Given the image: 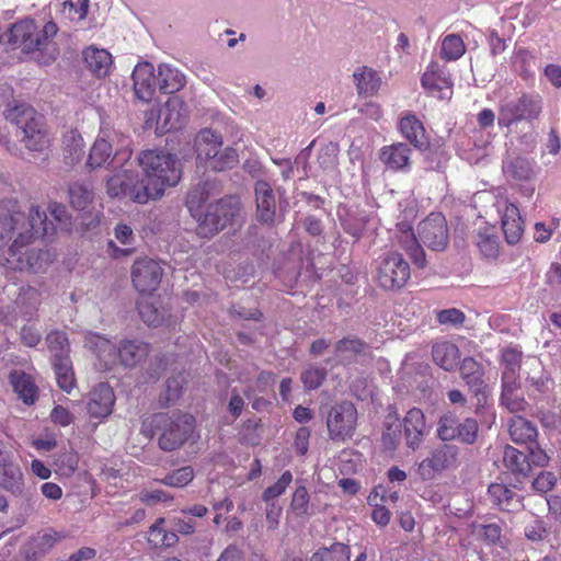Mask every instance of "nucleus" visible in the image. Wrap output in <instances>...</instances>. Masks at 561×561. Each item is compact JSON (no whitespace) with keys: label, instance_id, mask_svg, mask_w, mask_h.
<instances>
[{"label":"nucleus","instance_id":"2","mask_svg":"<svg viewBox=\"0 0 561 561\" xmlns=\"http://www.w3.org/2000/svg\"><path fill=\"white\" fill-rule=\"evenodd\" d=\"M16 201L9 199L0 203V247L13 239L9 249V261L15 262L21 271L36 272L38 255L30 250L22 251L39 234L48 232L47 217L38 206H30L27 218Z\"/></svg>","mask_w":561,"mask_h":561},{"label":"nucleus","instance_id":"35","mask_svg":"<svg viewBox=\"0 0 561 561\" xmlns=\"http://www.w3.org/2000/svg\"><path fill=\"white\" fill-rule=\"evenodd\" d=\"M488 493L492 502L503 511H514L522 505L519 497L502 483H492Z\"/></svg>","mask_w":561,"mask_h":561},{"label":"nucleus","instance_id":"50","mask_svg":"<svg viewBox=\"0 0 561 561\" xmlns=\"http://www.w3.org/2000/svg\"><path fill=\"white\" fill-rule=\"evenodd\" d=\"M516 383H502V404L512 413L523 411L526 407L525 400L516 392Z\"/></svg>","mask_w":561,"mask_h":561},{"label":"nucleus","instance_id":"17","mask_svg":"<svg viewBox=\"0 0 561 561\" xmlns=\"http://www.w3.org/2000/svg\"><path fill=\"white\" fill-rule=\"evenodd\" d=\"M422 87L439 100H449L453 95V81L446 67L431 62L422 77Z\"/></svg>","mask_w":561,"mask_h":561},{"label":"nucleus","instance_id":"26","mask_svg":"<svg viewBox=\"0 0 561 561\" xmlns=\"http://www.w3.org/2000/svg\"><path fill=\"white\" fill-rule=\"evenodd\" d=\"M255 201L259 219L263 222H272L275 217L276 199L267 182L259 181L255 184Z\"/></svg>","mask_w":561,"mask_h":561},{"label":"nucleus","instance_id":"19","mask_svg":"<svg viewBox=\"0 0 561 561\" xmlns=\"http://www.w3.org/2000/svg\"><path fill=\"white\" fill-rule=\"evenodd\" d=\"M84 346L95 355L100 369H111L119 362V346L100 334H87Z\"/></svg>","mask_w":561,"mask_h":561},{"label":"nucleus","instance_id":"11","mask_svg":"<svg viewBox=\"0 0 561 561\" xmlns=\"http://www.w3.org/2000/svg\"><path fill=\"white\" fill-rule=\"evenodd\" d=\"M357 411L353 403L342 402L334 405L327 419L330 438L345 440L352 437L356 428Z\"/></svg>","mask_w":561,"mask_h":561},{"label":"nucleus","instance_id":"60","mask_svg":"<svg viewBox=\"0 0 561 561\" xmlns=\"http://www.w3.org/2000/svg\"><path fill=\"white\" fill-rule=\"evenodd\" d=\"M533 60V55L524 48L516 49L512 57V64L515 67V69L519 73L525 76H528L530 73Z\"/></svg>","mask_w":561,"mask_h":561},{"label":"nucleus","instance_id":"27","mask_svg":"<svg viewBox=\"0 0 561 561\" xmlns=\"http://www.w3.org/2000/svg\"><path fill=\"white\" fill-rule=\"evenodd\" d=\"M370 353V347L356 337L343 339L335 346L336 358L342 363L365 360Z\"/></svg>","mask_w":561,"mask_h":561},{"label":"nucleus","instance_id":"16","mask_svg":"<svg viewBox=\"0 0 561 561\" xmlns=\"http://www.w3.org/2000/svg\"><path fill=\"white\" fill-rule=\"evenodd\" d=\"M162 277V268L151 259L137 260L133 265L131 278L134 286L141 294L156 290Z\"/></svg>","mask_w":561,"mask_h":561},{"label":"nucleus","instance_id":"5","mask_svg":"<svg viewBox=\"0 0 561 561\" xmlns=\"http://www.w3.org/2000/svg\"><path fill=\"white\" fill-rule=\"evenodd\" d=\"M385 432L382 434L383 446L393 450L398 446L401 438V427L404 430L405 444L412 450L420 447L426 434L425 416L422 410L413 408L409 410L401 424L396 415H388L385 423Z\"/></svg>","mask_w":561,"mask_h":561},{"label":"nucleus","instance_id":"56","mask_svg":"<svg viewBox=\"0 0 561 561\" xmlns=\"http://www.w3.org/2000/svg\"><path fill=\"white\" fill-rule=\"evenodd\" d=\"M293 481V474L290 471H285L279 479L271 486H268L263 493V500L271 502L274 499L280 496Z\"/></svg>","mask_w":561,"mask_h":561},{"label":"nucleus","instance_id":"12","mask_svg":"<svg viewBox=\"0 0 561 561\" xmlns=\"http://www.w3.org/2000/svg\"><path fill=\"white\" fill-rule=\"evenodd\" d=\"M458 466V448L443 445L435 448L428 457L417 466V473L422 480H433L437 474Z\"/></svg>","mask_w":561,"mask_h":561},{"label":"nucleus","instance_id":"40","mask_svg":"<svg viewBox=\"0 0 561 561\" xmlns=\"http://www.w3.org/2000/svg\"><path fill=\"white\" fill-rule=\"evenodd\" d=\"M507 178L516 181H528L535 176L533 163L524 158H515L503 164Z\"/></svg>","mask_w":561,"mask_h":561},{"label":"nucleus","instance_id":"6","mask_svg":"<svg viewBox=\"0 0 561 561\" xmlns=\"http://www.w3.org/2000/svg\"><path fill=\"white\" fill-rule=\"evenodd\" d=\"M57 31L54 22H48L43 28H38L32 19H24L11 26L9 42L25 53L48 51Z\"/></svg>","mask_w":561,"mask_h":561},{"label":"nucleus","instance_id":"62","mask_svg":"<svg viewBox=\"0 0 561 561\" xmlns=\"http://www.w3.org/2000/svg\"><path fill=\"white\" fill-rule=\"evenodd\" d=\"M56 465L62 474H71L77 469L78 458L72 451H65L56 459Z\"/></svg>","mask_w":561,"mask_h":561},{"label":"nucleus","instance_id":"31","mask_svg":"<svg viewBox=\"0 0 561 561\" xmlns=\"http://www.w3.org/2000/svg\"><path fill=\"white\" fill-rule=\"evenodd\" d=\"M158 82L161 92L174 93L185 85L186 79L178 68L169 64H161L158 67Z\"/></svg>","mask_w":561,"mask_h":561},{"label":"nucleus","instance_id":"34","mask_svg":"<svg viewBox=\"0 0 561 561\" xmlns=\"http://www.w3.org/2000/svg\"><path fill=\"white\" fill-rule=\"evenodd\" d=\"M432 355L434 362L445 370H453L459 364V350L450 342H439L433 346Z\"/></svg>","mask_w":561,"mask_h":561},{"label":"nucleus","instance_id":"42","mask_svg":"<svg viewBox=\"0 0 561 561\" xmlns=\"http://www.w3.org/2000/svg\"><path fill=\"white\" fill-rule=\"evenodd\" d=\"M503 461L506 468L514 473L525 476L530 471V463L527 456L512 446L504 448Z\"/></svg>","mask_w":561,"mask_h":561},{"label":"nucleus","instance_id":"14","mask_svg":"<svg viewBox=\"0 0 561 561\" xmlns=\"http://www.w3.org/2000/svg\"><path fill=\"white\" fill-rule=\"evenodd\" d=\"M421 241L432 250H444L448 241L446 219L442 214L433 213L419 224Z\"/></svg>","mask_w":561,"mask_h":561},{"label":"nucleus","instance_id":"55","mask_svg":"<svg viewBox=\"0 0 561 561\" xmlns=\"http://www.w3.org/2000/svg\"><path fill=\"white\" fill-rule=\"evenodd\" d=\"M70 203L77 209H85L92 201V193L82 184H75L69 190Z\"/></svg>","mask_w":561,"mask_h":561},{"label":"nucleus","instance_id":"23","mask_svg":"<svg viewBox=\"0 0 561 561\" xmlns=\"http://www.w3.org/2000/svg\"><path fill=\"white\" fill-rule=\"evenodd\" d=\"M114 402L115 396L112 388L101 382L89 394L88 413L91 417L104 419L112 413Z\"/></svg>","mask_w":561,"mask_h":561},{"label":"nucleus","instance_id":"38","mask_svg":"<svg viewBox=\"0 0 561 561\" xmlns=\"http://www.w3.org/2000/svg\"><path fill=\"white\" fill-rule=\"evenodd\" d=\"M138 310L141 319L150 327L171 325L165 318V310L160 311L152 298L142 297L138 302Z\"/></svg>","mask_w":561,"mask_h":561},{"label":"nucleus","instance_id":"63","mask_svg":"<svg viewBox=\"0 0 561 561\" xmlns=\"http://www.w3.org/2000/svg\"><path fill=\"white\" fill-rule=\"evenodd\" d=\"M50 420L59 426H68L75 421V415L65 407L56 405L50 412Z\"/></svg>","mask_w":561,"mask_h":561},{"label":"nucleus","instance_id":"46","mask_svg":"<svg viewBox=\"0 0 561 561\" xmlns=\"http://www.w3.org/2000/svg\"><path fill=\"white\" fill-rule=\"evenodd\" d=\"M466 51L462 38L456 34L446 35L442 39L440 56L447 61L459 59Z\"/></svg>","mask_w":561,"mask_h":561},{"label":"nucleus","instance_id":"33","mask_svg":"<svg viewBox=\"0 0 561 561\" xmlns=\"http://www.w3.org/2000/svg\"><path fill=\"white\" fill-rule=\"evenodd\" d=\"M61 147L67 163L75 164L83 158L85 144L77 129H70L64 134Z\"/></svg>","mask_w":561,"mask_h":561},{"label":"nucleus","instance_id":"13","mask_svg":"<svg viewBox=\"0 0 561 561\" xmlns=\"http://www.w3.org/2000/svg\"><path fill=\"white\" fill-rule=\"evenodd\" d=\"M478 423L473 419L459 422L451 413L444 414L437 424V436L444 442L458 440L463 444H473L477 439Z\"/></svg>","mask_w":561,"mask_h":561},{"label":"nucleus","instance_id":"64","mask_svg":"<svg viewBox=\"0 0 561 561\" xmlns=\"http://www.w3.org/2000/svg\"><path fill=\"white\" fill-rule=\"evenodd\" d=\"M478 535L490 543L504 546V542L501 540V528L496 524L480 526L478 529Z\"/></svg>","mask_w":561,"mask_h":561},{"label":"nucleus","instance_id":"9","mask_svg":"<svg viewBox=\"0 0 561 561\" xmlns=\"http://www.w3.org/2000/svg\"><path fill=\"white\" fill-rule=\"evenodd\" d=\"M119 149H129L125 139L116 131H101L90 149L87 165L91 170L110 165L113 169L111 174L113 175L124 164V160L115 161L114 159Z\"/></svg>","mask_w":561,"mask_h":561},{"label":"nucleus","instance_id":"36","mask_svg":"<svg viewBox=\"0 0 561 561\" xmlns=\"http://www.w3.org/2000/svg\"><path fill=\"white\" fill-rule=\"evenodd\" d=\"M522 352L517 347L502 351V383H516L519 375Z\"/></svg>","mask_w":561,"mask_h":561},{"label":"nucleus","instance_id":"48","mask_svg":"<svg viewBox=\"0 0 561 561\" xmlns=\"http://www.w3.org/2000/svg\"><path fill=\"white\" fill-rule=\"evenodd\" d=\"M477 247L485 257L493 259L497 255L499 241L493 228L485 227L478 231Z\"/></svg>","mask_w":561,"mask_h":561},{"label":"nucleus","instance_id":"57","mask_svg":"<svg viewBox=\"0 0 561 561\" xmlns=\"http://www.w3.org/2000/svg\"><path fill=\"white\" fill-rule=\"evenodd\" d=\"M88 12V0H68L62 4V13L70 20L81 21Z\"/></svg>","mask_w":561,"mask_h":561},{"label":"nucleus","instance_id":"3","mask_svg":"<svg viewBox=\"0 0 561 561\" xmlns=\"http://www.w3.org/2000/svg\"><path fill=\"white\" fill-rule=\"evenodd\" d=\"M208 186V183H204L194 187L186 197V206L198 221L197 233L204 238H210L226 228L239 214V203L232 197L210 203L203 214V206L209 198Z\"/></svg>","mask_w":561,"mask_h":561},{"label":"nucleus","instance_id":"15","mask_svg":"<svg viewBox=\"0 0 561 561\" xmlns=\"http://www.w3.org/2000/svg\"><path fill=\"white\" fill-rule=\"evenodd\" d=\"M415 216V208L412 205L409 210L405 211L404 218L397 225L398 233L396 237L398 245L403 249L412 260L413 264L420 268L426 265L425 253L422 247L419 244L417 239L409 224L405 222L409 218Z\"/></svg>","mask_w":561,"mask_h":561},{"label":"nucleus","instance_id":"22","mask_svg":"<svg viewBox=\"0 0 561 561\" xmlns=\"http://www.w3.org/2000/svg\"><path fill=\"white\" fill-rule=\"evenodd\" d=\"M0 488L13 495H21L24 491L22 470L8 451L0 456Z\"/></svg>","mask_w":561,"mask_h":561},{"label":"nucleus","instance_id":"20","mask_svg":"<svg viewBox=\"0 0 561 561\" xmlns=\"http://www.w3.org/2000/svg\"><path fill=\"white\" fill-rule=\"evenodd\" d=\"M131 77L136 98L146 103L150 102L159 87L153 65L147 61L137 64Z\"/></svg>","mask_w":561,"mask_h":561},{"label":"nucleus","instance_id":"1","mask_svg":"<svg viewBox=\"0 0 561 561\" xmlns=\"http://www.w3.org/2000/svg\"><path fill=\"white\" fill-rule=\"evenodd\" d=\"M131 153L130 149H119L114 157L115 161L124 160V164L106 179V194L111 198H127L145 205L160 199L167 188L179 184L182 167L175 154L163 149L141 151L137 160L145 178L140 179L138 172L131 169Z\"/></svg>","mask_w":561,"mask_h":561},{"label":"nucleus","instance_id":"58","mask_svg":"<svg viewBox=\"0 0 561 561\" xmlns=\"http://www.w3.org/2000/svg\"><path fill=\"white\" fill-rule=\"evenodd\" d=\"M558 482V477L552 471H541L539 474L533 480L531 486L534 491L538 493H547L551 491Z\"/></svg>","mask_w":561,"mask_h":561},{"label":"nucleus","instance_id":"21","mask_svg":"<svg viewBox=\"0 0 561 561\" xmlns=\"http://www.w3.org/2000/svg\"><path fill=\"white\" fill-rule=\"evenodd\" d=\"M496 207L501 215L502 229L506 241L510 244L518 242L524 231L518 208L504 198L497 199Z\"/></svg>","mask_w":561,"mask_h":561},{"label":"nucleus","instance_id":"39","mask_svg":"<svg viewBox=\"0 0 561 561\" xmlns=\"http://www.w3.org/2000/svg\"><path fill=\"white\" fill-rule=\"evenodd\" d=\"M385 488L382 485H377L368 495V504L374 506V511L371 513L373 520L379 526H386L390 522V512L382 505L386 500Z\"/></svg>","mask_w":561,"mask_h":561},{"label":"nucleus","instance_id":"29","mask_svg":"<svg viewBox=\"0 0 561 561\" xmlns=\"http://www.w3.org/2000/svg\"><path fill=\"white\" fill-rule=\"evenodd\" d=\"M411 149L408 145L398 142L380 149L379 158L387 168L404 170L410 163Z\"/></svg>","mask_w":561,"mask_h":561},{"label":"nucleus","instance_id":"47","mask_svg":"<svg viewBox=\"0 0 561 561\" xmlns=\"http://www.w3.org/2000/svg\"><path fill=\"white\" fill-rule=\"evenodd\" d=\"M46 342L53 356V363L61 358H69V342L65 332H50L46 337Z\"/></svg>","mask_w":561,"mask_h":561},{"label":"nucleus","instance_id":"37","mask_svg":"<svg viewBox=\"0 0 561 561\" xmlns=\"http://www.w3.org/2000/svg\"><path fill=\"white\" fill-rule=\"evenodd\" d=\"M148 344L140 341H124L119 344V363L126 367L137 365L148 354Z\"/></svg>","mask_w":561,"mask_h":561},{"label":"nucleus","instance_id":"41","mask_svg":"<svg viewBox=\"0 0 561 561\" xmlns=\"http://www.w3.org/2000/svg\"><path fill=\"white\" fill-rule=\"evenodd\" d=\"M510 435L516 443H531L537 436V430L529 421L515 416L510 422Z\"/></svg>","mask_w":561,"mask_h":561},{"label":"nucleus","instance_id":"43","mask_svg":"<svg viewBox=\"0 0 561 561\" xmlns=\"http://www.w3.org/2000/svg\"><path fill=\"white\" fill-rule=\"evenodd\" d=\"M460 373L467 385L479 394L483 383V371L480 364L473 358H465L460 366Z\"/></svg>","mask_w":561,"mask_h":561},{"label":"nucleus","instance_id":"44","mask_svg":"<svg viewBox=\"0 0 561 561\" xmlns=\"http://www.w3.org/2000/svg\"><path fill=\"white\" fill-rule=\"evenodd\" d=\"M237 162V151L231 147H221L216 151L214 158H209L205 165L214 171H224L233 168Z\"/></svg>","mask_w":561,"mask_h":561},{"label":"nucleus","instance_id":"52","mask_svg":"<svg viewBox=\"0 0 561 561\" xmlns=\"http://www.w3.org/2000/svg\"><path fill=\"white\" fill-rule=\"evenodd\" d=\"M337 146L328 144L323 146L318 154L319 167L328 173L334 172L337 164Z\"/></svg>","mask_w":561,"mask_h":561},{"label":"nucleus","instance_id":"30","mask_svg":"<svg viewBox=\"0 0 561 561\" xmlns=\"http://www.w3.org/2000/svg\"><path fill=\"white\" fill-rule=\"evenodd\" d=\"M353 80L359 96H373L381 87L380 76L371 68L358 67L353 72Z\"/></svg>","mask_w":561,"mask_h":561},{"label":"nucleus","instance_id":"54","mask_svg":"<svg viewBox=\"0 0 561 561\" xmlns=\"http://www.w3.org/2000/svg\"><path fill=\"white\" fill-rule=\"evenodd\" d=\"M290 510L296 516L309 514V494L304 485L296 488L291 497Z\"/></svg>","mask_w":561,"mask_h":561},{"label":"nucleus","instance_id":"8","mask_svg":"<svg viewBox=\"0 0 561 561\" xmlns=\"http://www.w3.org/2000/svg\"><path fill=\"white\" fill-rule=\"evenodd\" d=\"M375 278L385 289H399L410 278V266L400 253L385 251L375 260Z\"/></svg>","mask_w":561,"mask_h":561},{"label":"nucleus","instance_id":"28","mask_svg":"<svg viewBox=\"0 0 561 561\" xmlns=\"http://www.w3.org/2000/svg\"><path fill=\"white\" fill-rule=\"evenodd\" d=\"M87 68L96 77H106L113 66L112 55L104 48L90 46L83 50Z\"/></svg>","mask_w":561,"mask_h":561},{"label":"nucleus","instance_id":"18","mask_svg":"<svg viewBox=\"0 0 561 561\" xmlns=\"http://www.w3.org/2000/svg\"><path fill=\"white\" fill-rule=\"evenodd\" d=\"M187 115V108L179 96L169 98L158 114L156 129L160 134L180 129L186 123Z\"/></svg>","mask_w":561,"mask_h":561},{"label":"nucleus","instance_id":"32","mask_svg":"<svg viewBox=\"0 0 561 561\" xmlns=\"http://www.w3.org/2000/svg\"><path fill=\"white\" fill-rule=\"evenodd\" d=\"M10 380L14 392L25 404L34 403L38 388L30 374L15 370L11 373Z\"/></svg>","mask_w":561,"mask_h":561},{"label":"nucleus","instance_id":"24","mask_svg":"<svg viewBox=\"0 0 561 561\" xmlns=\"http://www.w3.org/2000/svg\"><path fill=\"white\" fill-rule=\"evenodd\" d=\"M224 145L222 136L211 129H202L194 139L196 159L205 164Z\"/></svg>","mask_w":561,"mask_h":561},{"label":"nucleus","instance_id":"59","mask_svg":"<svg viewBox=\"0 0 561 561\" xmlns=\"http://www.w3.org/2000/svg\"><path fill=\"white\" fill-rule=\"evenodd\" d=\"M325 370L320 367L310 366L301 374V381L309 390L318 388L325 378Z\"/></svg>","mask_w":561,"mask_h":561},{"label":"nucleus","instance_id":"53","mask_svg":"<svg viewBox=\"0 0 561 561\" xmlns=\"http://www.w3.org/2000/svg\"><path fill=\"white\" fill-rule=\"evenodd\" d=\"M194 478L192 467H183L169 473L162 483L169 486L183 488L187 485Z\"/></svg>","mask_w":561,"mask_h":561},{"label":"nucleus","instance_id":"4","mask_svg":"<svg viewBox=\"0 0 561 561\" xmlns=\"http://www.w3.org/2000/svg\"><path fill=\"white\" fill-rule=\"evenodd\" d=\"M154 427L159 433V446L161 449L171 451L183 445L194 430V419L188 414L179 412L158 413L150 421L144 423V432L148 427Z\"/></svg>","mask_w":561,"mask_h":561},{"label":"nucleus","instance_id":"51","mask_svg":"<svg viewBox=\"0 0 561 561\" xmlns=\"http://www.w3.org/2000/svg\"><path fill=\"white\" fill-rule=\"evenodd\" d=\"M533 375L528 376L529 385L538 392H546L551 388L552 380L542 369L541 364L537 359L531 360Z\"/></svg>","mask_w":561,"mask_h":561},{"label":"nucleus","instance_id":"25","mask_svg":"<svg viewBox=\"0 0 561 561\" xmlns=\"http://www.w3.org/2000/svg\"><path fill=\"white\" fill-rule=\"evenodd\" d=\"M401 135L419 149L426 148L428 140L423 123L412 113H404L398 124Z\"/></svg>","mask_w":561,"mask_h":561},{"label":"nucleus","instance_id":"45","mask_svg":"<svg viewBox=\"0 0 561 561\" xmlns=\"http://www.w3.org/2000/svg\"><path fill=\"white\" fill-rule=\"evenodd\" d=\"M53 365L59 388L70 393L75 387V374L70 358L58 359V362H54Z\"/></svg>","mask_w":561,"mask_h":561},{"label":"nucleus","instance_id":"61","mask_svg":"<svg viewBox=\"0 0 561 561\" xmlns=\"http://www.w3.org/2000/svg\"><path fill=\"white\" fill-rule=\"evenodd\" d=\"M525 536L528 540L533 542H539L545 540L548 536V530L546 528L545 523L537 518L533 519L525 527Z\"/></svg>","mask_w":561,"mask_h":561},{"label":"nucleus","instance_id":"49","mask_svg":"<svg viewBox=\"0 0 561 561\" xmlns=\"http://www.w3.org/2000/svg\"><path fill=\"white\" fill-rule=\"evenodd\" d=\"M351 551L348 546L336 542L330 548L318 550L311 561H350Z\"/></svg>","mask_w":561,"mask_h":561},{"label":"nucleus","instance_id":"10","mask_svg":"<svg viewBox=\"0 0 561 561\" xmlns=\"http://www.w3.org/2000/svg\"><path fill=\"white\" fill-rule=\"evenodd\" d=\"M541 98L538 94H525L517 100L506 102L500 108L497 124L510 127L519 121H531L541 112Z\"/></svg>","mask_w":561,"mask_h":561},{"label":"nucleus","instance_id":"7","mask_svg":"<svg viewBox=\"0 0 561 561\" xmlns=\"http://www.w3.org/2000/svg\"><path fill=\"white\" fill-rule=\"evenodd\" d=\"M5 118L22 128L25 147L31 151H43L49 145V138L42 128L41 117L34 108L25 103L9 105L4 112Z\"/></svg>","mask_w":561,"mask_h":561}]
</instances>
